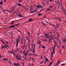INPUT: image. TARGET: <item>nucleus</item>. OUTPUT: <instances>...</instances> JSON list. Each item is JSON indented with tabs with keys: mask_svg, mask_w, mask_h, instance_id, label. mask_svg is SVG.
Instances as JSON below:
<instances>
[{
	"mask_svg": "<svg viewBox=\"0 0 66 66\" xmlns=\"http://www.w3.org/2000/svg\"><path fill=\"white\" fill-rule=\"evenodd\" d=\"M15 57H16V58L19 60H20L21 59V57H20L19 56V55H16Z\"/></svg>",
	"mask_w": 66,
	"mask_h": 66,
	"instance_id": "obj_5",
	"label": "nucleus"
},
{
	"mask_svg": "<svg viewBox=\"0 0 66 66\" xmlns=\"http://www.w3.org/2000/svg\"><path fill=\"white\" fill-rule=\"evenodd\" d=\"M31 65L32 66H34V64L32 63H31Z\"/></svg>",
	"mask_w": 66,
	"mask_h": 66,
	"instance_id": "obj_49",
	"label": "nucleus"
},
{
	"mask_svg": "<svg viewBox=\"0 0 66 66\" xmlns=\"http://www.w3.org/2000/svg\"><path fill=\"white\" fill-rule=\"evenodd\" d=\"M54 58L53 57V54H52V53H51V60H52V61L53 62L54 61Z\"/></svg>",
	"mask_w": 66,
	"mask_h": 66,
	"instance_id": "obj_3",
	"label": "nucleus"
},
{
	"mask_svg": "<svg viewBox=\"0 0 66 66\" xmlns=\"http://www.w3.org/2000/svg\"><path fill=\"white\" fill-rule=\"evenodd\" d=\"M52 62H50L48 65V66H51L52 65V63H53V61H52Z\"/></svg>",
	"mask_w": 66,
	"mask_h": 66,
	"instance_id": "obj_18",
	"label": "nucleus"
},
{
	"mask_svg": "<svg viewBox=\"0 0 66 66\" xmlns=\"http://www.w3.org/2000/svg\"><path fill=\"white\" fill-rule=\"evenodd\" d=\"M18 17H23V16H22V14H21L19 13L18 14Z\"/></svg>",
	"mask_w": 66,
	"mask_h": 66,
	"instance_id": "obj_13",
	"label": "nucleus"
},
{
	"mask_svg": "<svg viewBox=\"0 0 66 66\" xmlns=\"http://www.w3.org/2000/svg\"><path fill=\"white\" fill-rule=\"evenodd\" d=\"M31 59L32 60H33V61H34V59H33V58H31Z\"/></svg>",
	"mask_w": 66,
	"mask_h": 66,
	"instance_id": "obj_56",
	"label": "nucleus"
},
{
	"mask_svg": "<svg viewBox=\"0 0 66 66\" xmlns=\"http://www.w3.org/2000/svg\"><path fill=\"white\" fill-rule=\"evenodd\" d=\"M27 33L28 34L29 36H28V38H29V36H31V35H31V34L29 32H27Z\"/></svg>",
	"mask_w": 66,
	"mask_h": 66,
	"instance_id": "obj_24",
	"label": "nucleus"
},
{
	"mask_svg": "<svg viewBox=\"0 0 66 66\" xmlns=\"http://www.w3.org/2000/svg\"><path fill=\"white\" fill-rule=\"evenodd\" d=\"M4 48H5V47H4V46H2V47H1V49L2 50H3V49Z\"/></svg>",
	"mask_w": 66,
	"mask_h": 66,
	"instance_id": "obj_28",
	"label": "nucleus"
},
{
	"mask_svg": "<svg viewBox=\"0 0 66 66\" xmlns=\"http://www.w3.org/2000/svg\"><path fill=\"white\" fill-rule=\"evenodd\" d=\"M65 65V64H61L62 66H63V65Z\"/></svg>",
	"mask_w": 66,
	"mask_h": 66,
	"instance_id": "obj_58",
	"label": "nucleus"
},
{
	"mask_svg": "<svg viewBox=\"0 0 66 66\" xmlns=\"http://www.w3.org/2000/svg\"><path fill=\"white\" fill-rule=\"evenodd\" d=\"M38 11L37 10H34L33 11H32V13H35V12H37Z\"/></svg>",
	"mask_w": 66,
	"mask_h": 66,
	"instance_id": "obj_23",
	"label": "nucleus"
},
{
	"mask_svg": "<svg viewBox=\"0 0 66 66\" xmlns=\"http://www.w3.org/2000/svg\"><path fill=\"white\" fill-rule=\"evenodd\" d=\"M60 61H57V63L58 64H59V63L60 62Z\"/></svg>",
	"mask_w": 66,
	"mask_h": 66,
	"instance_id": "obj_46",
	"label": "nucleus"
},
{
	"mask_svg": "<svg viewBox=\"0 0 66 66\" xmlns=\"http://www.w3.org/2000/svg\"><path fill=\"white\" fill-rule=\"evenodd\" d=\"M28 52H27V51H26V52H25L24 53V54L25 56V57H26L27 56V55L28 54Z\"/></svg>",
	"mask_w": 66,
	"mask_h": 66,
	"instance_id": "obj_10",
	"label": "nucleus"
},
{
	"mask_svg": "<svg viewBox=\"0 0 66 66\" xmlns=\"http://www.w3.org/2000/svg\"><path fill=\"white\" fill-rule=\"evenodd\" d=\"M28 48H30V44H28Z\"/></svg>",
	"mask_w": 66,
	"mask_h": 66,
	"instance_id": "obj_33",
	"label": "nucleus"
},
{
	"mask_svg": "<svg viewBox=\"0 0 66 66\" xmlns=\"http://www.w3.org/2000/svg\"><path fill=\"white\" fill-rule=\"evenodd\" d=\"M33 46H34V48H32L33 50L32 52L34 53H35V44L33 45Z\"/></svg>",
	"mask_w": 66,
	"mask_h": 66,
	"instance_id": "obj_6",
	"label": "nucleus"
},
{
	"mask_svg": "<svg viewBox=\"0 0 66 66\" xmlns=\"http://www.w3.org/2000/svg\"><path fill=\"white\" fill-rule=\"evenodd\" d=\"M57 35L58 37H60V35H59V33L58 32H57Z\"/></svg>",
	"mask_w": 66,
	"mask_h": 66,
	"instance_id": "obj_37",
	"label": "nucleus"
},
{
	"mask_svg": "<svg viewBox=\"0 0 66 66\" xmlns=\"http://www.w3.org/2000/svg\"><path fill=\"white\" fill-rule=\"evenodd\" d=\"M3 57L2 56V55L0 54V58H3Z\"/></svg>",
	"mask_w": 66,
	"mask_h": 66,
	"instance_id": "obj_47",
	"label": "nucleus"
},
{
	"mask_svg": "<svg viewBox=\"0 0 66 66\" xmlns=\"http://www.w3.org/2000/svg\"><path fill=\"white\" fill-rule=\"evenodd\" d=\"M6 45H8V44H9V42H8L6 41Z\"/></svg>",
	"mask_w": 66,
	"mask_h": 66,
	"instance_id": "obj_43",
	"label": "nucleus"
},
{
	"mask_svg": "<svg viewBox=\"0 0 66 66\" xmlns=\"http://www.w3.org/2000/svg\"><path fill=\"white\" fill-rule=\"evenodd\" d=\"M31 52H30L29 53V55H31Z\"/></svg>",
	"mask_w": 66,
	"mask_h": 66,
	"instance_id": "obj_53",
	"label": "nucleus"
},
{
	"mask_svg": "<svg viewBox=\"0 0 66 66\" xmlns=\"http://www.w3.org/2000/svg\"><path fill=\"white\" fill-rule=\"evenodd\" d=\"M3 11H7H7H8V10H6V9L3 10Z\"/></svg>",
	"mask_w": 66,
	"mask_h": 66,
	"instance_id": "obj_52",
	"label": "nucleus"
},
{
	"mask_svg": "<svg viewBox=\"0 0 66 66\" xmlns=\"http://www.w3.org/2000/svg\"><path fill=\"white\" fill-rule=\"evenodd\" d=\"M31 55H33L34 56H35V54H31Z\"/></svg>",
	"mask_w": 66,
	"mask_h": 66,
	"instance_id": "obj_62",
	"label": "nucleus"
},
{
	"mask_svg": "<svg viewBox=\"0 0 66 66\" xmlns=\"http://www.w3.org/2000/svg\"><path fill=\"white\" fill-rule=\"evenodd\" d=\"M32 10L33 8L32 7H31L30 11V12L31 13H32V12L33 11Z\"/></svg>",
	"mask_w": 66,
	"mask_h": 66,
	"instance_id": "obj_16",
	"label": "nucleus"
},
{
	"mask_svg": "<svg viewBox=\"0 0 66 66\" xmlns=\"http://www.w3.org/2000/svg\"><path fill=\"white\" fill-rule=\"evenodd\" d=\"M14 22L13 21L11 23H10V24H13V23H14Z\"/></svg>",
	"mask_w": 66,
	"mask_h": 66,
	"instance_id": "obj_48",
	"label": "nucleus"
},
{
	"mask_svg": "<svg viewBox=\"0 0 66 66\" xmlns=\"http://www.w3.org/2000/svg\"><path fill=\"white\" fill-rule=\"evenodd\" d=\"M13 51H9V53H10V54H12L13 53Z\"/></svg>",
	"mask_w": 66,
	"mask_h": 66,
	"instance_id": "obj_30",
	"label": "nucleus"
},
{
	"mask_svg": "<svg viewBox=\"0 0 66 66\" xmlns=\"http://www.w3.org/2000/svg\"><path fill=\"white\" fill-rule=\"evenodd\" d=\"M53 53H52V54H53L54 53H55V49H53Z\"/></svg>",
	"mask_w": 66,
	"mask_h": 66,
	"instance_id": "obj_25",
	"label": "nucleus"
},
{
	"mask_svg": "<svg viewBox=\"0 0 66 66\" xmlns=\"http://www.w3.org/2000/svg\"><path fill=\"white\" fill-rule=\"evenodd\" d=\"M0 3H1V4H2L3 3V2L2 1V0L1 1V2H0Z\"/></svg>",
	"mask_w": 66,
	"mask_h": 66,
	"instance_id": "obj_45",
	"label": "nucleus"
},
{
	"mask_svg": "<svg viewBox=\"0 0 66 66\" xmlns=\"http://www.w3.org/2000/svg\"><path fill=\"white\" fill-rule=\"evenodd\" d=\"M18 6H22V5H21V4L20 3H18Z\"/></svg>",
	"mask_w": 66,
	"mask_h": 66,
	"instance_id": "obj_29",
	"label": "nucleus"
},
{
	"mask_svg": "<svg viewBox=\"0 0 66 66\" xmlns=\"http://www.w3.org/2000/svg\"><path fill=\"white\" fill-rule=\"evenodd\" d=\"M44 60H43V61H42L41 63H40V64H42V63H43V62H44Z\"/></svg>",
	"mask_w": 66,
	"mask_h": 66,
	"instance_id": "obj_51",
	"label": "nucleus"
},
{
	"mask_svg": "<svg viewBox=\"0 0 66 66\" xmlns=\"http://www.w3.org/2000/svg\"><path fill=\"white\" fill-rule=\"evenodd\" d=\"M58 64H59L57 63V64H56V66H57V65H58Z\"/></svg>",
	"mask_w": 66,
	"mask_h": 66,
	"instance_id": "obj_57",
	"label": "nucleus"
},
{
	"mask_svg": "<svg viewBox=\"0 0 66 66\" xmlns=\"http://www.w3.org/2000/svg\"><path fill=\"white\" fill-rule=\"evenodd\" d=\"M25 51H26V50H24L23 52V53H24L25 52Z\"/></svg>",
	"mask_w": 66,
	"mask_h": 66,
	"instance_id": "obj_64",
	"label": "nucleus"
},
{
	"mask_svg": "<svg viewBox=\"0 0 66 66\" xmlns=\"http://www.w3.org/2000/svg\"><path fill=\"white\" fill-rule=\"evenodd\" d=\"M15 41L16 42V47H17L18 46V43L20 42L21 39V37L20 36H18V38L15 39Z\"/></svg>",
	"mask_w": 66,
	"mask_h": 66,
	"instance_id": "obj_2",
	"label": "nucleus"
},
{
	"mask_svg": "<svg viewBox=\"0 0 66 66\" xmlns=\"http://www.w3.org/2000/svg\"><path fill=\"white\" fill-rule=\"evenodd\" d=\"M65 39H62V40L63 42H64V43H66V38Z\"/></svg>",
	"mask_w": 66,
	"mask_h": 66,
	"instance_id": "obj_20",
	"label": "nucleus"
},
{
	"mask_svg": "<svg viewBox=\"0 0 66 66\" xmlns=\"http://www.w3.org/2000/svg\"><path fill=\"white\" fill-rule=\"evenodd\" d=\"M4 2H6V0H4Z\"/></svg>",
	"mask_w": 66,
	"mask_h": 66,
	"instance_id": "obj_60",
	"label": "nucleus"
},
{
	"mask_svg": "<svg viewBox=\"0 0 66 66\" xmlns=\"http://www.w3.org/2000/svg\"><path fill=\"white\" fill-rule=\"evenodd\" d=\"M31 50H32V48H28V49L27 50V52H29L30 51H31L32 52H33V51H32Z\"/></svg>",
	"mask_w": 66,
	"mask_h": 66,
	"instance_id": "obj_9",
	"label": "nucleus"
},
{
	"mask_svg": "<svg viewBox=\"0 0 66 66\" xmlns=\"http://www.w3.org/2000/svg\"><path fill=\"white\" fill-rule=\"evenodd\" d=\"M19 0V2H21L22 1H21V0Z\"/></svg>",
	"mask_w": 66,
	"mask_h": 66,
	"instance_id": "obj_50",
	"label": "nucleus"
},
{
	"mask_svg": "<svg viewBox=\"0 0 66 66\" xmlns=\"http://www.w3.org/2000/svg\"><path fill=\"white\" fill-rule=\"evenodd\" d=\"M46 3H47V4H49V3H48V2L47 1L46 2Z\"/></svg>",
	"mask_w": 66,
	"mask_h": 66,
	"instance_id": "obj_59",
	"label": "nucleus"
},
{
	"mask_svg": "<svg viewBox=\"0 0 66 66\" xmlns=\"http://www.w3.org/2000/svg\"><path fill=\"white\" fill-rule=\"evenodd\" d=\"M42 24H43V25H44V26H45V25H46V24L44 23L43 21H42Z\"/></svg>",
	"mask_w": 66,
	"mask_h": 66,
	"instance_id": "obj_35",
	"label": "nucleus"
},
{
	"mask_svg": "<svg viewBox=\"0 0 66 66\" xmlns=\"http://www.w3.org/2000/svg\"><path fill=\"white\" fill-rule=\"evenodd\" d=\"M2 60H3V61H5L6 62L8 61V59H7V58H3V59H2Z\"/></svg>",
	"mask_w": 66,
	"mask_h": 66,
	"instance_id": "obj_17",
	"label": "nucleus"
},
{
	"mask_svg": "<svg viewBox=\"0 0 66 66\" xmlns=\"http://www.w3.org/2000/svg\"><path fill=\"white\" fill-rule=\"evenodd\" d=\"M53 49H55V48L54 47H53Z\"/></svg>",
	"mask_w": 66,
	"mask_h": 66,
	"instance_id": "obj_63",
	"label": "nucleus"
},
{
	"mask_svg": "<svg viewBox=\"0 0 66 66\" xmlns=\"http://www.w3.org/2000/svg\"><path fill=\"white\" fill-rule=\"evenodd\" d=\"M14 65L16 66H19V64L18 63H14Z\"/></svg>",
	"mask_w": 66,
	"mask_h": 66,
	"instance_id": "obj_14",
	"label": "nucleus"
},
{
	"mask_svg": "<svg viewBox=\"0 0 66 66\" xmlns=\"http://www.w3.org/2000/svg\"><path fill=\"white\" fill-rule=\"evenodd\" d=\"M15 26H19V25H20V24L18 23L17 24H15Z\"/></svg>",
	"mask_w": 66,
	"mask_h": 66,
	"instance_id": "obj_32",
	"label": "nucleus"
},
{
	"mask_svg": "<svg viewBox=\"0 0 66 66\" xmlns=\"http://www.w3.org/2000/svg\"><path fill=\"white\" fill-rule=\"evenodd\" d=\"M52 32H48L47 34V33H45V38L47 39V38L49 40H51L52 39L53 37H52Z\"/></svg>",
	"mask_w": 66,
	"mask_h": 66,
	"instance_id": "obj_1",
	"label": "nucleus"
},
{
	"mask_svg": "<svg viewBox=\"0 0 66 66\" xmlns=\"http://www.w3.org/2000/svg\"><path fill=\"white\" fill-rule=\"evenodd\" d=\"M56 19L57 20H58L60 22H61V18H56Z\"/></svg>",
	"mask_w": 66,
	"mask_h": 66,
	"instance_id": "obj_11",
	"label": "nucleus"
},
{
	"mask_svg": "<svg viewBox=\"0 0 66 66\" xmlns=\"http://www.w3.org/2000/svg\"><path fill=\"white\" fill-rule=\"evenodd\" d=\"M43 14H40L39 13H38V15L39 16H41V15H42Z\"/></svg>",
	"mask_w": 66,
	"mask_h": 66,
	"instance_id": "obj_36",
	"label": "nucleus"
},
{
	"mask_svg": "<svg viewBox=\"0 0 66 66\" xmlns=\"http://www.w3.org/2000/svg\"><path fill=\"white\" fill-rule=\"evenodd\" d=\"M37 43L38 44H40V41L39 40H38Z\"/></svg>",
	"mask_w": 66,
	"mask_h": 66,
	"instance_id": "obj_21",
	"label": "nucleus"
},
{
	"mask_svg": "<svg viewBox=\"0 0 66 66\" xmlns=\"http://www.w3.org/2000/svg\"><path fill=\"white\" fill-rule=\"evenodd\" d=\"M7 12H10V13H11V12H12V11H9V10H8Z\"/></svg>",
	"mask_w": 66,
	"mask_h": 66,
	"instance_id": "obj_55",
	"label": "nucleus"
},
{
	"mask_svg": "<svg viewBox=\"0 0 66 66\" xmlns=\"http://www.w3.org/2000/svg\"><path fill=\"white\" fill-rule=\"evenodd\" d=\"M29 21H33V20L32 19H28Z\"/></svg>",
	"mask_w": 66,
	"mask_h": 66,
	"instance_id": "obj_22",
	"label": "nucleus"
},
{
	"mask_svg": "<svg viewBox=\"0 0 66 66\" xmlns=\"http://www.w3.org/2000/svg\"><path fill=\"white\" fill-rule=\"evenodd\" d=\"M15 27V25H11L10 26V27L8 28H14Z\"/></svg>",
	"mask_w": 66,
	"mask_h": 66,
	"instance_id": "obj_12",
	"label": "nucleus"
},
{
	"mask_svg": "<svg viewBox=\"0 0 66 66\" xmlns=\"http://www.w3.org/2000/svg\"><path fill=\"white\" fill-rule=\"evenodd\" d=\"M48 1L49 2H52L53 1V0H48Z\"/></svg>",
	"mask_w": 66,
	"mask_h": 66,
	"instance_id": "obj_44",
	"label": "nucleus"
},
{
	"mask_svg": "<svg viewBox=\"0 0 66 66\" xmlns=\"http://www.w3.org/2000/svg\"><path fill=\"white\" fill-rule=\"evenodd\" d=\"M5 47V48H9V46L8 45H7V44H6L5 45V46H4Z\"/></svg>",
	"mask_w": 66,
	"mask_h": 66,
	"instance_id": "obj_15",
	"label": "nucleus"
},
{
	"mask_svg": "<svg viewBox=\"0 0 66 66\" xmlns=\"http://www.w3.org/2000/svg\"><path fill=\"white\" fill-rule=\"evenodd\" d=\"M46 62H49V60L48 59L46 58V60H45Z\"/></svg>",
	"mask_w": 66,
	"mask_h": 66,
	"instance_id": "obj_31",
	"label": "nucleus"
},
{
	"mask_svg": "<svg viewBox=\"0 0 66 66\" xmlns=\"http://www.w3.org/2000/svg\"><path fill=\"white\" fill-rule=\"evenodd\" d=\"M24 45H25V44H26V41L24 42Z\"/></svg>",
	"mask_w": 66,
	"mask_h": 66,
	"instance_id": "obj_61",
	"label": "nucleus"
},
{
	"mask_svg": "<svg viewBox=\"0 0 66 66\" xmlns=\"http://www.w3.org/2000/svg\"><path fill=\"white\" fill-rule=\"evenodd\" d=\"M42 40L44 42H47V39H43Z\"/></svg>",
	"mask_w": 66,
	"mask_h": 66,
	"instance_id": "obj_41",
	"label": "nucleus"
},
{
	"mask_svg": "<svg viewBox=\"0 0 66 66\" xmlns=\"http://www.w3.org/2000/svg\"><path fill=\"white\" fill-rule=\"evenodd\" d=\"M29 38L28 37H27V36L26 37V38H27V39L28 41V44H30V43L31 42L30 40V39H29V38Z\"/></svg>",
	"mask_w": 66,
	"mask_h": 66,
	"instance_id": "obj_8",
	"label": "nucleus"
},
{
	"mask_svg": "<svg viewBox=\"0 0 66 66\" xmlns=\"http://www.w3.org/2000/svg\"><path fill=\"white\" fill-rule=\"evenodd\" d=\"M42 48H43V49H45L46 48L45 46L44 45H42Z\"/></svg>",
	"mask_w": 66,
	"mask_h": 66,
	"instance_id": "obj_26",
	"label": "nucleus"
},
{
	"mask_svg": "<svg viewBox=\"0 0 66 66\" xmlns=\"http://www.w3.org/2000/svg\"><path fill=\"white\" fill-rule=\"evenodd\" d=\"M62 47L63 49H65V47L64 46L62 45Z\"/></svg>",
	"mask_w": 66,
	"mask_h": 66,
	"instance_id": "obj_42",
	"label": "nucleus"
},
{
	"mask_svg": "<svg viewBox=\"0 0 66 66\" xmlns=\"http://www.w3.org/2000/svg\"><path fill=\"white\" fill-rule=\"evenodd\" d=\"M36 6L37 8H43V7L41 5H36Z\"/></svg>",
	"mask_w": 66,
	"mask_h": 66,
	"instance_id": "obj_7",
	"label": "nucleus"
},
{
	"mask_svg": "<svg viewBox=\"0 0 66 66\" xmlns=\"http://www.w3.org/2000/svg\"><path fill=\"white\" fill-rule=\"evenodd\" d=\"M59 5H61V8L62 9H61L62 10V11L64 12V7H63V5L62 4L61 5L60 4V2L59 3Z\"/></svg>",
	"mask_w": 66,
	"mask_h": 66,
	"instance_id": "obj_4",
	"label": "nucleus"
},
{
	"mask_svg": "<svg viewBox=\"0 0 66 66\" xmlns=\"http://www.w3.org/2000/svg\"><path fill=\"white\" fill-rule=\"evenodd\" d=\"M51 10V9L50 8H48L47 9V11H50V10Z\"/></svg>",
	"mask_w": 66,
	"mask_h": 66,
	"instance_id": "obj_34",
	"label": "nucleus"
},
{
	"mask_svg": "<svg viewBox=\"0 0 66 66\" xmlns=\"http://www.w3.org/2000/svg\"><path fill=\"white\" fill-rule=\"evenodd\" d=\"M11 61L10 60H9V62H7V63H10V64H11V62H10Z\"/></svg>",
	"mask_w": 66,
	"mask_h": 66,
	"instance_id": "obj_38",
	"label": "nucleus"
},
{
	"mask_svg": "<svg viewBox=\"0 0 66 66\" xmlns=\"http://www.w3.org/2000/svg\"><path fill=\"white\" fill-rule=\"evenodd\" d=\"M1 40V42H2V43H3V44L4 45H5V42L3 41V40Z\"/></svg>",
	"mask_w": 66,
	"mask_h": 66,
	"instance_id": "obj_27",
	"label": "nucleus"
},
{
	"mask_svg": "<svg viewBox=\"0 0 66 66\" xmlns=\"http://www.w3.org/2000/svg\"><path fill=\"white\" fill-rule=\"evenodd\" d=\"M53 6L52 5H50L49 6L50 8H53Z\"/></svg>",
	"mask_w": 66,
	"mask_h": 66,
	"instance_id": "obj_40",
	"label": "nucleus"
},
{
	"mask_svg": "<svg viewBox=\"0 0 66 66\" xmlns=\"http://www.w3.org/2000/svg\"><path fill=\"white\" fill-rule=\"evenodd\" d=\"M16 48H17L14 50V51L15 52H18V51L19 50V48H17V47H16Z\"/></svg>",
	"mask_w": 66,
	"mask_h": 66,
	"instance_id": "obj_19",
	"label": "nucleus"
},
{
	"mask_svg": "<svg viewBox=\"0 0 66 66\" xmlns=\"http://www.w3.org/2000/svg\"><path fill=\"white\" fill-rule=\"evenodd\" d=\"M23 40H22L21 41V42H20V43L21 44H23Z\"/></svg>",
	"mask_w": 66,
	"mask_h": 66,
	"instance_id": "obj_39",
	"label": "nucleus"
},
{
	"mask_svg": "<svg viewBox=\"0 0 66 66\" xmlns=\"http://www.w3.org/2000/svg\"><path fill=\"white\" fill-rule=\"evenodd\" d=\"M46 62L47 61H44V64H46Z\"/></svg>",
	"mask_w": 66,
	"mask_h": 66,
	"instance_id": "obj_54",
	"label": "nucleus"
}]
</instances>
